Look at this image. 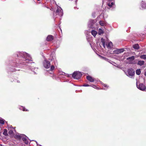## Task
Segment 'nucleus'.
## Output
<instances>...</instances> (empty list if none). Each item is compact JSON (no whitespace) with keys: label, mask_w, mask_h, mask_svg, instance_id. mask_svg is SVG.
<instances>
[{"label":"nucleus","mask_w":146,"mask_h":146,"mask_svg":"<svg viewBox=\"0 0 146 146\" xmlns=\"http://www.w3.org/2000/svg\"><path fill=\"white\" fill-rule=\"evenodd\" d=\"M17 55L18 57L22 58L20 60V64L25 65V64L28 63L29 61H31L30 55L25 52H18Z\"/></svg>","instance_id":"nucleus-1"},{"label":"nucleus","mask_w":146,"mask_h":146,"mask_svg":"<svg viewBox=\"0 0 146 146\" xmlns=\"http://www.w3.org/2000/svg\"><path fill=\"white\" fill-rule=\"evenodd\" d=\"M82 76V74L79 72H74L72 75V77L76 79H78L80 78Z\"/></svg>","instance_id":"nucleus-2"},{"label":"nucleus","mask_w":146,"mask_h":146,"mask_svg":"<svg viewBox=\"0 0 146 146\" xmlns=\"http://www.w3.org/2000/svg\"><path fill=\"white\" fill-rule=\"evenodd\" d=\"M54 15L55 14L56 15H58L61 16L63 15V13L62 10L60 7H57L56 11L53 12Z\"/></svg>","instance_id":"nucleus-3"},{"label":"nucleus","mask_w":146,"mask_h":146,"mask_svg":"<svg viewBox=\"0 0 146 146\" xmlns=\"http://www.w3.org/2000/svg\"><path fill=\"white\" fill-rule=\"evenodd\" d=\"M126 75L129 77L133 76L135 74V71L132 68H130L127 70V73H126Z\"/></svg>","instance_id":"nucleus-4"},{"label":"nucleus","mask_w":146,"mask_h":146,"mask_svg":"<svg viewBox=\"0 0 146 146\" xmlns=\"http://www.w3.org/2000/svg\"><path fill=\"white\" fill-rule=\"evenodd\" d=\"M43 66L46 68H50L51 64L49 61L45 60L43 62Z\"/></svg>","instance_id":"nucleus-5"},{"label":"nucleus","mask_w":146,"mask_h":146,"mask_svg":"<svg viewBox=\"0 0 146 146\" xmlns=\"http://www.w3.org/2000/svg\"><path fill=\"white\" fill-rule=\"evenodd\" d=\"M136 85L137 88L139 90L142 91H144L146 90V87L142 83L138 85L137 82Z\"/></svg>","instance_id":"nucleus-6"},{"label":"nucleus","mask_w":146,"mask_h":146,"mask_svg":"<svg viewBox=\"0 0 146 146\" xmlns=\"http://www.w3.org/2000/svg\"><path fill=\"white\" fill-rule=\"evenodd\" d=\"M101 42L102 43L103 47L105 48V45L108 42V39L107 37H104V38H101Z\"/></svg>","instance_id":"nucleus-7"},{"label":"nucleus","mask_w":146,"mask_h":146,"mask_svg":"<svg viewBox=\"0 0 146 146\" xmlns=\"http://www.w3.org/2000/svg\"><path fill=\"white\" fill-rule=\"evenodd\" d=\"M127 60L129 63L131 64H135V62L134 61V56H132L130 57L127 58Z\"/></svg>","instance_id":"nucleus-8"},{"label":"nucleus","mask_w":146,"mask_h":146,"mask_svg":"<svg viewBox=\"0 0 146 146\" xmlns=\"http://www.w3.org/2000/svg\"><path fill=\"white\" fill-rule=\"evenodd\" d=\"M124 50L123 48H121L120 49H116L113 51V52L114 54H118L123 52L124 51Z\"/></svg>","instance_id":"nucleus-9"},{"label":"nucleus","mask_w":146,"mask_h":146,"mask_svg":"<svg viewBox=\"0 0 146 146\" xmlns=\"http://www.w3.org/2000/svg\"><path fill=\"white\" fill-rule=\"evenodd\" d=\"M106 45L107 47L108 48H112L113 46V45L112 43L111 42H108L107 44Z\"/></svg>","instance_id":"nucleus-10"},{"label":"nucleus","mask_w":146,"mask_h":146,"mask_svg":"<svg viewBox=\"0 0 146 146\" xmlns=\"http://www.w3.org/2000/svg\"><path fill=\"white\" fill-rule=\"evenodd\" d=\"M86 78L90 82H93L94 81V78L90 76H87Z\"/></svg>","instance_id":"nucleus-11"},{"label":"nucleus","mask_w":146,"mask_h":146,"mask_svg":"<svg viewBox=\"0 0 146 146\" xmlns=\"http://www.w3.org/2000/svg\"><path fill=\"white\" fill-rule=\"evenodd\" d=\"M24 136H23L21 138H22V140L25 142V143L27 144L29 142L26 138L27 137L25 135H24Z\"/></svg>","instance_id":"nucleus-12"},{"label":"nucleus","mask_w":146,"mask_h":146,"mask_svg":"<svg viewBox=\"0 0 146 146\" xmlns=\"http://www.w3.org/2000/svg\"><path fill=\"white\" fill-rule=\"evenodd\" d=\"M23 136H25L23 134L16 135L15 136V137L17 139H20Z\"/></svg>","instance_id":"nucleus-13"},{"label":"nucleus","mask_w":146,"mask_h":146,"mask_svg":"<svg viewBox=\"0 0 146 146\" xmlns=\"http://www.w3.org/2000/svg\"><path fill=\"white\" fill-rule=\"evenodd\" d=\"M145 62L143 61L139 60L138 61L137 64L140 66H142L144 64Z\"/></svg>","instance_id":"nucleus-14"},{"label":"nucleus","mask_w":146,"mask_h":146,"mask_svg":"<svg viewBox=\"0 0 146 146\" xmlns=\"http://www.w3.org/2000/svg\"><path fill=\"white\" fill-rule=\"evenodd\" d=\"M91 33L94 36H95L97 34V32L94 30H93L91 32Z\"/></svg>","instance_id":"nucleus-15"},{"label":"nucleus","mask_w":146,"mask_h":146,"mask_svg":"<svg viewBox=\"0 0 146 146\" xmlns=\"http://www.w3.org/2000/svg\"><path fill=\"white\" fill-rule=\"evenodd\" d=\"M139 46L137 44H135L133 46V47L135 49H138L139 48Z\"/></svg>","instance_id":"nucleus-16"},{"label":"nucleus","mask_w":146,"mask_h":146,"mask_svg":"<svg viewBox=\"0 0 146 146\" xmlns=\"http://www.w3.org/2000/svg\"><path fill=\"white\" fill-rule=\"evenodd\" d=\"M104 33V31H103V30L101 29H100L99 30V31H98V34L99 35H101V34H103Z\"/></svg>","instance_id":"nucleus-17"},{"label":"nucleus","mask_w":146,"mask_h":146,"mask_svg":"<svg viewBox=\"0 0 146 146\" xmlns=\"http://www.w3.org/2000/svg\"><path fill=\"white\" fill-rule=\"evenodd\" d=\"M53 39V37H47L46 40L47 41H51Z\"/></svg>","instance_id":"nucleus-18"},{"label":"nucleus","mask_w":146,"mask_h":146,"mask_svg":"<svg viewBox=\"0 0 146 146\" xmlns=\"http://www.w3.org/2000/svg\"><path fill=\"white\" fill-rule=\"evenodd\" d=\"M141 71L140 69H137L136 71V73L137 75H139L140 74Z\"/></svg>","instance_id":"nucleus-19"},{"label":"nucleus","mask_w":146,"mask_h":146,"mask_svg":"<svg viewBox=\"0 0 146 146\" xmlns=\"http://www.w3.org/2000/svg\"><path fill=\"white\" fill-rule=\"evenodd\" d=\"M3 134L5 136H7V130L6 129H4V132L3 133Z\"/></svg>","instance_id":"nucleus-20"},{"label":"nucleus","mask_w":146,"mask_h":146,"mask_svg":"<svg viewBox=\"0 0 146 146\" xmlns=\"http://www.w3.org/2000/svg\"><path fill=\"white\" fill-rule=\"evenodd\" d=\"M107 4L108 6L110 7H112V6L114 5V3L113 2H112L111 3H108Z\"/></svg>","instance_id":"nucleus-21"},{"label":"nucleus","mask_w":146,"mask_h":146,"mask_svg":"<svg viewBox=\"0 0 146 146\" xmlns=\"http://www.w3.org/2000/svg\"><path fill=\"white\" fill-rule=\"evenodd\" d=\"M140 58L141 59H146V55H143L140 56Z\"/></svg>","instance_id":"nucleus-22"},{"label":"nucleus","mask_w":146,"mask_h":146,"mask_svg":"<svg viewBox=\"0 0 146 146\" xmlns=\"http://www.w3.org/2000/svg\"><path fill=\"white\" fill-rule=\"evenodd\" d=\"M0 123L2 124L4 123V120L2 119H0Z\"/></svg>","instance_id":"nucleus-23"},{"label":"nucleus","mask_w":146,"mask_h":146,"mask_svg":"<svg viewBox=\"0 0 146 146\" xmlns=\"http://www.w3.org/2000/svg\"><path fill=\"white\" fill-rule=\"evenodd\" d=\"M50 71H52L54 70V69L55 67L53 65L50 66Z\"/></svg>","instance_id":"nucleus-24"},{"label":"nucleus","mask_w":146,"mask_h":146,"mask_svg":"<svg viewBox=\"0 0 146 146\" xmlns=\"http://www.w3.org/2000/svg\"><path fill=\"white\" fill-rule=\"evenodd\" d=\"M100 24L101 26H103L104 25V22L102 21H100Z\"/></svg>","instance_id":"nucleus-25"},{"label":"nucleus","mask_w":146,"mask_h":146,"mask_svg":"<svg viewBox=\"0 0 146 146\" xmlns=\"http://www.w3.org/2000/svg\"><path fill=\"white\" fill-rule=\"evenodd\" d=\"M20 109L21 110H23V111H27V110H25V108L23 106H21V107H20Z\"/></svg>","instance_id":"nucleus-26"},{"label":"nucleus","mask_w":146,"mask_h":146,"mask_svg":"<svg viewBox=\"0 0 146 146\" xmlns=\"http://www.w3.org/2000/svg\"><path fill=\"white\" fill-rule=\"evenodd\" d=\"M100 56L101 57V58L102 59H104V60H106V61H107L108 60V59L107 58H105V57H104L102 56Z\"/></svg>","instance_id":"nucleus-27"},{"label":"nucleus","mask_w":146,"mask_h":146,"mask_svg":"<svg viewBox=\"0 0 146 146\" xmlns=\"http://www.w3.org/2000/svg\"><path fill=\"white\" fill-rule=\"evenodd\" d=\"M102 85H104V86L105 87H106V88H104V89L105 90L107 89L108 88V86L106 84H102Z\"/></svg>","instance_id":"nucleus-28"},{"label":"nucleus","mask_w":146,"mask_h":146,"mask_svg":"<svg viewBox=\"0 0 146 146\" xmlns=\"http://www.w3.org/2000/svg\"><path fill=\"white\" fill-rule=\"evenodd\" d=\"M13 131L12 130H10L9 132V134L10 135H11L13 134Z\"/></svg>","instance_id":"nucleus-29"},{"label":"nucleus","mask_w":146,"mask_h":146,"mask_svg":"<svg viewBox=\"0 0 146 146\" xmlns=\"http://www.w3.org/2000/svg\"><path fill=\"white\" fill-rule=\"evenodd\" d=\"M142 7L144 8H146V3H144L142 5Z\"/></svg>","instance_id":"nucleus-30"},{"label":"nucleus","mask_w":146,"mask_h":146,"mask_svg":"<svg viewBox=\"0 0 146 146\" xmlns=\"http://www.w3.org/2000/svg\"><path fill=\"white\" fill-rule=\"evenodd\" d=\"M83 86L87 87V86H90L88 84H84L83 85Z\"/></svg>","instance_id":"nucleus-31"},{"label":"nucleus","mask_w":146,"mask_h":146,"mask_svg":"<svg viewBox=\"0 0 146 146\" xmlns=\"http://www.w3.org/2000/svg\"><path fill=\"white\" fill-rule=\"evenodd\" d=\"M93 87L94 88H97V87L96 86H95V85H93Z\"/></svg>","instance_id":"nucleus-32"},{"label":"nucleus","mask_w":146,"mask_h":146,"mask_svg":"<svg viewBox=\"0 0 146 146\" xmlns=\"http://www.w3.org/2000/svg\"><path fill=\"white\" fill-rule=\"evenodd\" d=\"M144 31H145L144 33L145 34H146V26L145 28V29Z\"/></svg>","instance_id":"nucleus-33"},{"label":"nucleus","mask_w":146,"mask_h":146,"mask_svg":"<svg viewBox=\"0 0 146 146\" xmlns=\"http://www.w3.org/2000/svg\"><path fill=\"white\" fill-rule=\"evenodd\" d=\"M47 36H51V37H52V36H53L52 35H48Z\"/></svg>","instance_id":"nucleus-34"},{"label":"nucleus","mask_w":146,"mask_h":146,"mask_svg":"<svg viewBox=\"0 0 146 146\" xmlns=\"http://www.w3.org/2000/svg\"><path fill=\"white\" fill-rule=\"evenodd\" d=\"M13 128V127H12L11 125L10 126V128Z\"/></svg>","instance_id":"nucleus-35"},{"label":"nucleus","mask_w":146,"mask_h":146,"mask_svg":"<svg viewBox=\"0 0 146 146\" xmlns=\"http://www.w3.org/2000/svg\"><path fill=\"white\" fill-rule=\"evenodd\" d=\"M108 0L109 1H112L113 0Z\"/></svg>","instance_id":"nucleus-36"},{"label":"nucleus","mask_w":146,"mask_h":146,"mask_svg":"<svg viewBox=\"0 0 146 146\" xmlns=\"http://www.w3.org/2000/svg\"><path fill=\"white\" fill-rule=\"evenodd\" d=\"M145 75L146 76V72H145Z\"/></svg>","instance_id":"nucleus-37"},{"label":"nucleus","mask_w":146,"mask_h":146,"mask_svg":"<svg viewBox=\"0 0 146 146\" xmlns=\"http://www.w3.org/2000/svg\"><path fill=\"white\" fill-rule=\"evenodd\" d=\"M17 82H18V81H17Z\"/></svg>","instance_id":"nucleus-38"},{"label":"nucleus","mask_w":146,"mask_h":146,"mask_svg":"<svg viewBox=\"0 0 146 146\" xmlns=\"http://www.w3.org/2000/svg\"><path fill=\"white\" fill-rule=\"evenodd\" d=\"M39 0H37V1H39Z\"/></svg>","instance_id":"nucleus-39"}]
</instances>
